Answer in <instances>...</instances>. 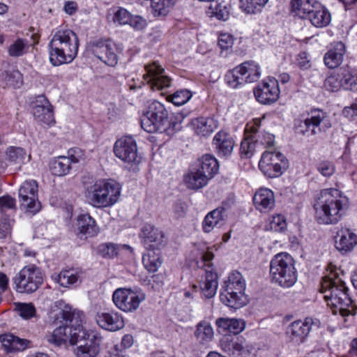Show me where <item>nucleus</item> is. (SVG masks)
<instances>
[{"label": "nucleus", "instance_id": "6ab92c4d", "mask_svg": "<svg viewBox=\"0 0 357 357\" xmlns=\"http://www.w3.org/2000/svg\"><path fill=\"white\" fill-rule=\"evenodd\" d=\"M146 73L143 75L151 89H163L171 86V79L164 75V69L153 62L145 66Z\"/></svg>", "mask_w": 357, "mask_h": 357}, {"label": "nucleus", "instance_id": "aec40b11", "mask_svg": "<svg viewBox=\"0 0 357 357\" xmlns=\"http://www.w3.org/2000/svg\"><path fill=\"white\" fill-rule=\"evenodd\" d=\"M146 249L160 250L165 245V236L162 231L151 225H144L140 234Z\"/></svg>", "mask_w": 357, "mask_h": 357}, {"label": "nucleus", "instance_id": "f704fd0d", "mask_svg": "<svg viewBox=\"0 0 357 357\" xmlns=\"http://www.w3.org/2000/svg\"><path fill=\"white\" fill-rule=\"evenodd\" d=\"M71 168L70 160L65 155L54 158L50 164L51 172L52 174L58 176L67 175Z\"/></svg>", "mask_w": 357, "mask_h": 357}, {"label": "nucleus", "instance_id": "58836bf2", "mask_svg": "<svg viewBox=\"0 0 357 357\" xmlns=\"http://www.w3.org/2000/svg\"><path fill=\"white\" fill-rule=\"evenodd\" d=\"M243 340L238 337H225L221 342L222 349L229 355L239 356L244 351Z\"/></svg>", "mask_w": 357, "mask_h": 357}, {"label": "nucleus", "instance_id": "ddd939ff", "mask_svg": "<svg viewBox=\"0 0 357 357\" xmlns=\"http://www.w3.org/2000/svg\"><path fill=\"white\" fill-rule=\"evenodd\" d=\"M287 167V159L282 153L278 151H265L259 162L260 170L269 178L280 176Z\"/></svg>", "mask_w": 357, "mask_h": 357}, {"label": "nucleus", "instance_id": "dca6fc26", "mask_svg": "<svg viewBox=\"0 0 357 357\" xmlns=\"http://www.w3.org/2000/svg\"><path fill=\"white\" fill-rule=\"evenodd\" d=\"M320 324L319 320L312 317H306L303 320L298 319L288 326L287 334L292 342L301 344L305 342L310 332L314 328H319Z\"/></svg>", "mask_w": 357, "mask_h": 357}, {"label": "nucleus", "instance_id": "8fccbe9b", "mask_svg": "<svg viewBox=\"0 0 357 357\" xmlns=\"http://www.w3.org/2000/svg\"><path fill=\"white\" fill-rule=\"evenodd\" d=\"M316 169L322 176L330 177L335 172V165L332 161L324 160L316 164Z\"/></svg>", "mask_w": 357, "mask_h": 357}, {"label": "nucleus", "instance_id": "49530a36", "mask_svg": "<svg viewBox=\"0 0 357 357\" xmlns=\"http://www.w3.org/2000/svg\"><path fill=\"white\" fill-rule=\"evenodd\" d=\"M6 154L8 160L17 165L24 163L26 158L25 150L20 147L11 146L8 149Z\"/></svg>", "mask_w": 357, "mask_h": 357}, {"label": "nucleus", "instance_id": "b1692460", "mask_svg": "<svg viewBox=\"0 0 357 357\" xmlns=\"http://www.w3.org/2000/svg\"><path fill=\"white\" fill-rule=\"evenodd\" d=\"M357 245V235L349 229L338 230L335 239V248L342 255L354 250Z\"/></svg>", "mask_w": 357, "mask_h": 357}, {"label": "nucleus", "instance_id": "39448f33", "mask_svg": "<svg viewBox=\"0 0 357 357\" xmlns=\"http://www.w3.org/2000/svg\"><path fill=\"white\" fill-rule=\"evenodd\" d=\"M121 193L119 184L113 180H98L87 188L86 197L96 208L113 206Z\"/></svg>", "mask_w": 357, "mask_h": 357}, {"label": "nucleus", "instance_id": "2eb2a0df", "mask_svg": "<svg viewBox=\"0 0 357 357\" xmlns=\"http://www.w3.org/2000/svg\"><path fill=\"white\" fill-rule=\"evenodd\" d=\"M82 329V326L80 324H78L77 327L61 325L56 328L52 333H47L45 340L55 346H60L67 342L71 344H75L79 342Z\"/></svg>", "mask_w": 357, "mask_h": 357}, {"label": "nucleus", "instance_id": "9d476101", "mask_svg": "<svg viewBox=\"0 0 357 357\" xmlns=\"http://www.w3.org/2000/svg\"><path fill=\"white\" fill-rule=\"evenodd\" d=\"M259 66L253 61L243 62L229 71L225 75V80L229 87L243 86L245 83H252L259 78Z\"/></svg>", "mask_w": 357, "mask_h": 357}, {"label": "nucleus", "instance_id": "4468645a", "mask_svg": "<svg viewBox=\"0 0 357 357\" xmlns=\"http://www.w3.org/2000/svg\"><path fill=\"white\" fill-rule=\"evenodd\" d=\"M19 197L21 207L26 212L35 214L40 211L41 205L38 199V184L36 181H24L19 189Z\"/></svg>", "mask_w": 357, "mask_h": 357}, {"label": "nucleus", "instance_id": "774afa93", "mask_svg": "<svg viewBox=\"0 0 357 357\" xmlns=\"http://www.w3.org/2000/svg\"><path fill=\"white\" fill-rule=\"evenodd\" d=\"M78 10V5L76 1H67L64 3L63 10L69 15H74Z\"/></svg>", "mask_w": 357, "mask_h": 357}, {"label": "nucleus", "instance_id": "3c124183", "mask_svg": "<svg viewBox=\"0 0 357 357\" xmlns=\"http://www.w3.org/2000/svg\"><path fill=\"white\" fill-rule=\"evenodd\" d=\"M17 310L20 315L25 319H29L36 317V310L35 306L32 303H21L16 305Z\"/></svg>", "mask_w": 357, "mask_h": 357}, {"label": "nucleus", "instance_id": "de8ad7c7", "mask_svg": "<svg viewBox=\"0 0 357 357\" xmlns=\"http://www.w3.org/2000/svg\"><path fill=\"white\" fill-rule=\"evenodd\" d=\"M255 137L252 135L250 137H245L241 143L240 151L242 156L245 158H250L255 153L257 140L254 139Z\"/></svg>", "mask_w": 357, "mask_h": 357}, {"label": "nucleus", "instance_id": "412c9836", "mask_svg": "<svg viewBox=\"0 0 357 357\" xmlns=\"http://www.w3.org/2000/svg\"><path fill=\"white\" fill-rule=\"evenodd\" d=\"M327 114L319 109H312L307 117L301 123V132L307 136H312L321 132L320 125L324 122Z\"/></svg>", "mask_w": 357, "mask_h": 357}, {"label": "nucleus", "instance_id": "a878e982", "mask_svg": "<svg viewBox=\"0 0 357 357\" xmlns=\"http://www.w3.org/2000/svg\"><path fill=\"white\" fill-rule=\"evenodd\" d=\"M213 145L220 157L227 158L233 151L235 142L228 132L220 130L213 139Z\"/></svg>", "mask_w": 357, "mask_h": 357}, {"label": "nucleus", "instance_id": "680f3d73", "mask_svg": "<svg viewBox=\"0 0 357 357\" xmlns=\"http://www.w3.org/2000/svg\"><path fill=\"white\" fill-rule=\"evenodd\" d=\"M128 24L135 30H142L147 26V22L142 16L131 15Z\"/></svg>", "mask_w": 357, "mask_h": 357}, {"label": "nucleus", "instance_id": "7c9ffc66", "mask_svg": "<svg viewBox=\"0 0 357 357\" xmlns=\"http://www.w3.org/2000/svg\"><path fill=\"white\" fill-rule=\"evenodd\" d=\"M345 53V46L342 42L334 44L324 56V63L328 68H335L342 62L343 56Z\"/></svg>", "mask_w": 357, "mask_h": 357}, {"label": "nucleus", "instance_id": "e433bc0d", "mask_svg": "<svg viewBox=\"0 0 357 357\" xmlns=\"http://www.w3.org/2000/svg\"><path fill=\"white\" fill-rule=\"evenodd\" d=\"M0 341L5 347L11 351H23L27 348L30 341L21 339L13 334H3L0 335Z\"/></svg>", "mask_w": 357, "mask_h": 357}, {"label": "nucleus", "instance_id": "ea45409f", "mask_svg": "<svg viewBox=\"0 0 357 357\" xmlns=\"http://www.w3.org/2000/svg\"><path fill=\"white\" fill-rule=\"evenodd\" d=\"M30 45L26 39L18 38L8 47V53L11 57H20L29 52Z\"/></svg>", "mask_w": 357, "mask_h": 357}, {"label": "nucleus", "instance_id": "1a4fd4ad", "mask_svg": "<svg viewBox=\"0 0 357 357\" xmlns=\"http://www.w3.org/2000/svg\"><path fill=\"white\" fill-rule=\"evenodd\" d=\"M42 273L35 265H28L22 268L13 278L15 290L21 294H31L43 283Z\"/></svg>", "mask_w": 357, "mask_h": 357}, {"label": "nucleus", "instance_id": "bf43d9fd", "mask_svg": "<svg viewBox=\"0 0 357 357\" xmlns=\"http://www.w3.org/2000/svg\"><path fill=\"white\" fill-rule=\"evenodd\" d=\"M13 220L8 218H0V239L5 238L11 231Z\"/></svg>", "mask_w": 357, "mask_h": 357}, {"label": "nucleus", "instance_id": "72a5a7b5", "mask_svg": "<svg viewBox=\"0 0 357 357\" xmlns=\"http://www.w3.org/2000/svg\"><path fill=\"white\" fill-rule=\"evenodd\" d=\"M210 179L197 168L190 170L184 177L188 188L197 190L205 186Z\"/></svg>", "mask_w": 357, "mask_h": 357}, {"label": "nucleus", "instance_id": "bb28decb", "mask_svg": "<svg viewBox=\"0 0 357 357\" xmlns=\"http://www.w3.org/2000/svg\"><path fill=\"white\" fill-rule=\"evenodd\" d=\"M76 227L78 235L84 236L85 238L97 236L100 232L95 219L89 213L80 214L77 218Z\"/></svg>", "mask_w": 357, "mask_h": 357}, {"label": "nucleus", "instance_id": "f8f14e48", "mask_svg": "<svg viewBox=\"0 0 357 357\" xmlns=\"http://www.w3.org/2000/svg\"><path fill=\"white\" fill-rule=\"evenodd\" d=\"M114 153L122 162L130 165H137L142 161L135 139L131 136H123L114 145Z\"/></svg>", "mask_w": 357, "mask_h": 357}, {"label": "nucleus", "instance_id": "79ce46f5", "mask_svg": "<svg viewBox=\"0 0 357 357\" xmlns=\"http://www.w3.org/2000/svg\"><path fill=\"white\" fill-rule=\"evenodd\" d=\"M174 0H151V13L154 17H164L169 12Z\"/></svg>", "mask_w": 357, "mask_h": 357}, {"label": "nucleus", "instance_id": "603ef678", "mask_svg": "<svg viewBox=\"0 0 357 357\" xmlns=\"http://www.w3.org/2000/svg\"><path fill=\"white\" fill-rule=\"evenodd\" d=\"M231 6L229 3H220L215 6L213 15L218 20L225 21L228 20L230 13Z\"/></svg>", "mask_w": 357, "mask_h": 357}, {"label": "nucleus", "instance_id": "052dcab7", "mask_svg": "<svg viewBox=\"0 0 357 357\" xmlns=\"http://www.w3.org/2000/svg\"><path fill=\"white\" fill-rule=\"evenodd\" d=\"M75 315V312H72L71 307L66 305L63 309L58 310V312H56V314H54V317L56 318V319L61 318L63 321H70V322H72Z\"/></svg>", "mask_w": 357, "mask_h": 357}, {"label": "nucleus", "instance_id": "7ed1b4c3", "mask_svg": "<svg viewBox=\"0 0 357 357\" xmlns=\"http://www.w3.org/2000/svg\"><path fill=\"white\" fill-rule=\"evenodd\" d=\"M78 46V38L72 30L57 31L49 44L50 62L55 66L71 62L77 54Z\"/></svg>", "mask_w": 357, "mask_h": 357}, {"label": "nucleus", "instance_id": "c03bdc74", "mask_svg": "<svg viewBox=\"0 0 357 357\" xmlns=\"http://www.w3.org/2000/svg\"><path fill=\"white\" fill-rule=\"evenodd\" d=\"M268 0H240V7L246 13L260 12Z\"/></svg>", "mask_w": 357, "mask_h": 357}, {"label": "nucleus", "instance_id": "a18cd8bd", "mask_svg": "<svg viewBox=\"0 0 357 357\" xmlns=\"http://www.w3.org/2000/svg\"><path fill=\"white\" fill-rule=\"evenodd\" d=\"M266 227L267 229L275 232L283 231L287 228L286 219L284 216L281 214L274 215L271 218Z\"/></svg>", "mask_w": 357, "mask_h": 357}, {"label": "nucleus", "instance_id": "5fc2aeb1", "mask_svg": "<svg viewBox=\"0 0 357 357\" xmlns=\"http://www.w3.org/2000/svg\"><path fill=\"white\" fill-rule=\"evenodd\" d=\"M7 87L17 89L22 84V75L19 71H13L6 77Z\"/></svg>", "mask_w": 357, "mask_h": 357}, {"label": "nucleus", "instance_id": "09e8293b", "mask_svg": "<svg viewBox=\"0 0 357 357\" xmlns=\"http://www.w3.org/2000/svg\"><path fill=\"white\" fill-rule=\"evenodd\" d=\"M191 91H175L167 96V100L174 105L180 106L187 102L192 97Z\"/></svg>", "mask_w": 357, "mask_h": 357}, {"label": "nucleus", "instance_id": "69168bd1", "mask_svg": "<svg viewBox=\"0 0 357 357\" xmlns=\"http://www.w3.org/2000/svg\"><path fill=\"white\" fill-rule=\"evenodd\" d=\"M264 118L265 116H263L261 118H255L250 122H248L245 127V131L252 134H257L259 127L261 126V121L264 119Z\"/></svg>", "mask_w": 357, "mask_h": 357}, {"label": "nucleus", "instance_id": "864d4df0", "mask_svg": "<svg viewBox=\"0 0 357 357\" xmlns=\"http://www.w3.org/2000/svg\"><path fill=\"white\" fill-rule=\"evenodd\" d=\"M131 13L123 8H119L114 13L113 22L119 25H126L129 23Z\"/></svg>", "mask_w": 357, "mask_h": 357}, {"label": "nucleus", "instance_id": "13d9d810", "mask_svg": "<svg viewBox=\"0 0 357 357\" xmlns=\"http://www.w3.org/2000/svg\"><path fill=\"white\" fill-rule=\"evenodd\" d=\"M16 207L15 199L10 195H4L0 197V215L8 209H15Z\"/></svg>", "mask_w": 357, "mask_h": 357}, {"label": "nucleus", "instance_id": "473e14b6", "mask_svg": "<svg viewBox=\"0 0 357 357\" xmlns=\"http://www.w3.org/2000/svg\"><path fill=\"white\" fill-rule=\"evenodd\" d=\"M194 335L199 344L206 345L213 340L214 332L208 322L202 321L197 324Z\"/></svg>", "mask_w": 357, "mask_h": 357}, {"label": "nucleus", "instance_id": "c9c22d12", "mask_svg": "<svg viewBox=\"0 0 357 357\" xmlns=\"http://www.w3.org/2000/svg\"><path fill=\"white\" fill-rule=\"evenodd\" d=\"M219 165L217 160L212 155L206 154L199 160L197 169L207 178L211 179L218 171Z\"/></svg>", "mask_w": 357, "mask_h": 357}, {"label": "nucleus", "instance_id": "0e129e2a", "mask_svg": "<svg viewBox=\"0 0 357 357\" xmlns=\"http://www.w3.org/2000/svg\"><path fill=\"white\" fill-rule=\"evenodd\" d=\"M233 38L228 33H221L218 38V45L222 50H227L233 45Z\"/></svg>", "mask_w": 357, "mask_h": 357}, {"label": "nucleus", "instance_id": "4d7b16f0", "mask_svg": "<svg viewBox=\"0 0 357 357\" xmlns=\"http://www.w3.org/2000/svg\"><path fill=\"white\" fill-rule=\"evenodd\" d=\"M68 157L70 160V163H78L84 160L85 155L83 150L79 148L75 147L70 149L67 153Z\"/></svg>", "mask_w": 357, "mask_h": 357}, {"label": "nucleus", "instance_id": "37998d69", "mask_svg": "<svg viewBox=\"0 0 357 357\" xmlns=\"http://www.w3.org/2000/svg\"><path fill=\"white\" fill-rule=\"evenodd\" d=\"M256 100L262 105H271L279 98L280 91H253Z\"/></svg>", "mask_w": 357, "mask_h": 357}, {"label": "nucleus", "instance_id": "c85d7f7f", "mask_svg": "<svg viewBox=\"0 0 357 357\" xmlns=\"http://www.w3.org/2000/svg\"><path fill=\"white\" fill-rule=\"evenodd\" d=\"M275 196L272 190L268 188H260L253 197L255 208L261 213H266L275 206Z\"/></svg>", "mask_w": 357, "mask_h": 357}, {"label": "nucleus", "instance_id": "5701e85b", "mask_svg": "<svg viewBox=\"0 0 357 357\" xmlns=\"http://www.w3.org/2000/svg\"><path fill=\"white\" fill-rule=\"evenodd\" d=\"M228 207L226 204L208 213L202 221V230L204 233H210L215 227H222L227 217Z\"/></svg>", "mask_w": 357, "mask_h": 357}, {"label": "nucleus", "instance_id": "0eeeda50", "mask_svg": "<svg viewBox=\"0 0 357 357\" xmlns=\"http://www.w3.org/2000/svg\"><path fill=\"white\" fill-rule=\"evenodd\" d=\"M245 280L241 273L232 271L225 282L224 290L220 293V300L229 307L238 309L244 306L248 299L245 294Z\"/></svg>", "mask_w": 357, "mask_h": 357}, {"label": "nucleus", "instance_id": "2f4dec72", "mask_svg": "<svg viewBox=\"0 0 357 357\" xmlns=\"http://www.w3.org/2000/svg\"><path fill=\"white\" fill-rule=\"evenodd\" d=\"M215 324L220 333H231L233 334L240 333L245 326V323L243 319L218 318Z\"/></svg>", "mask_w": 357, "mask_h": 357}, {"label": "nucleus", "instance_id": "f3484780", "mask_svg": "<svg viewBox=\"0 0 357 357\" xmlns=\"http://www.w3.org/2000/svg\"><path fill=\"white\" fill-rule=\"evenodd\" d=\"M79 342H84L80 344L76 349L77 357H95L100 349L102 337L96 331H87L83 328L80 332Z\"/></svg>", "mask_w": 357, "mask_h": 357}, {"label": "nucleus", "instance_id": "9b49d317", "mask_svg": "<svg viewBox=\"0 0 357 357\" xmlns=\"http://www.w3.org/2000/svg\"><path fill=\"white\" fill-rule=\"evenodd\" d=\"M145 299V293L139 288H118L112 294V301L115 306L127 313L136 312Z\"/></svg>", "mask_w": 357, "mask_h": 357}, {"label": "nucleus", "instance_id": "20e7f679", "mask_svg": "<svg viewBox=\"0 0 357 357\" xmlns=\"http://www.w3.org/2000/svg\"><path fill=\"white\" fill-rule=\"evenodd\" d=\"M270 278L273 283L282 287H291L297 281L295 260L287 252H280L271 260Z\"/></svg>", "mask_w": 357, "mask_h": 357}, {"label": "nucleus", "instance_id": "a211bd4d", "mask_svg": "<svg viewBox=\"0 0 357 357\" xmlns=\"http://www.w3.org/2000/svg\"><path fill=\"white\" fill-rule=\"evenodd\" d=\"M88 47L92 53L105 64L114 66L117 63L116 47L112 40H94L89 43Z\"/></svg>", "mask_w": 357, "mask_h": 357}, {"label": "nucleus", "instance_id": "338daca9", "mask_svg": "<svg viewBox=\"0 0 357 357\" xmlns=\"http://www.w3.org/2000/svg\"><path fill=\"white\" fill-rule=\"evenodd\" d=\"M341 82H342V86L344 87H345L344 85L351 87L357 86V73L354 75L350 73L345 74Z\"/></svg>", "mask_w": 357, "mask_h": 357}, {"label": "nucleus", "instance_id": "c756f323", "mask_svg": "<svg viewBox=\"0 0 357 357\" xmlns=\"http://www.w3.org/2000/svg\"><path fill=\"white\" fill-rule=\"evenodd\" d=\"M83 272L79 268H69L62 270L55 275L54 280L65 288L77 287L82 280Z\"/></svg>", "mask_w": 357, "mask_h": 357}, {"label": "nucleus", "instance_id": "f257e3e1", "mask_svg": "<svg viewBox=\"0 0 357 357\" xmlns=\"http://www.w3.org/2000/svg\"><path fill=\"white\" fill-rule=\"evenodd\" d=\"M320 291L334 314H340L342 317H347L357 314V305L350 297L349 289L337 271H331L323 278Z\"/></svg>", "mask_w": 357, "mask_h": 357}, {"label": "nucleus", "instance_id": "4be33fe9", "mask_svg": "<svg viewBox=\"0 0 357 357\" xmlns=\"http://www.w3.org/2000/svg\"><path fill=\"white\" fill-rule=\"evenodd\" d=\"M209 268L202 270L204 274L199 282V286L194 284L192 287L195 291H197V288H199L206 298H213L216 294L218 286L217 273L214 271L213 268L210 267Z\"/></svg>", "mask_w": 357, "mask_h": 357}, {"label": "nucleus", "instance_id": "e2e57ef3", "mask_svg": "<svg viewBox=\"0 0 357 357\" xmlns=\"http://www.w3.org/2000/svg\"><path fill=\"white\" fill-rule=\"evenodd\" d=\"M256 140L257 144L264 145L265 147H271L274 144L275 136L273 134L264 132L259 135Z\"/></svg>", "mask_w": 357, "mask_h": 357}, {"label": "nucleus", "instance_id": "423d86ee", "mask_svg": "<svg viewBox=\"0 0 357 357\" xmlns=\"http://www.w3.org/2000/svg\"><path fill=\"white\" fill-rule=\"evenodd\" d=\"M292 11L303 19H307L316 27L328 26L331 20V13L317 0H291Z\"/></svg>", "mask_w": 357, "mask_h": 357}, {"label": "nucleus", "instance_id": "f03ea898", "mask_svg": "<svg viewBox=\"0 0 357 357\" xmlns=\"http://www.w3.org/2000/svg\"><path fill=\"white\" fill-rule=\"evenodd\" d=\"M348 199L335 188L324 189L315 199L314 208L318 223L335 225L340 222L348 208Z\"/></svg>", "mask_w": 357, "mask_h": 357}, {"label": "nucleus", "instance_id": "cd10ccee", "mask_svg": "<svg viewBox=\"0 0 357 357\" xmlns=\"http://www.w3.org/2000/svg\"><path fill=\"white\" fill-rule=\"evenodd\" d=\"M218 121L214 117H199L192 120L190 127L200 137H208L218 127Z\"/></svg>", "mask_w": 357, "mask_h": 357}, {"label": "nucleus", "instance_id": "4c0bfd02", "mask_svg": "<svg viewBox=\"0 0 357 357\" xmlns=\"http://www.w3.org/2000/svg\"><path fill=\"white\" fill-rule=\"evenodd\" d=\"M146 250V252L142 257V263L148 271L154 273L162 264L160 252L152 249Z\"/></svg>", "mask_w": 357, "mask_h": 357}, {"label": "nucleus", "instance_id": "6e6d98bb", "mask_svg": "<svg viewBox=\"0 0 357 357\" xmlns=\"http://www.w3.org/2000/svg\"><path fill=\"white\" fill-rule=\"evenodd\" d=\"M31 106L32 108V112L33 110H36L40 109H43L45 107L52 106L50 101L44 95H40L36 97H33L31 99Z\"/></svg>", "mask_w": 357, "mask_h": 357}, {"label": "nucleus", "instance_id": "393cba45", "mask_svg": "<svg viewBox=\"0 0 357 357\" xmlns=\"http://www.w3.org/2000/svg\"><path fill=\"white\" fill-rule=\"evenodd\" d=\"M97 324L103 329L116 331L124 327V320L118 312L111 311L98 313L96 315Z\"/></svg>", "mask_w": 357, "mask_h": 357}, {"label": "nucleus", "instance_id": "6e6552de", "mask_svg": "<svg viewBox=\"0 0 357 357\" xmlns=\"http://www.w3.org/2000/svg\"><path fill=\"white\" fill-rule=\"evenodd\" d=\"M169 125L168 112L165 106L157 100L149 103L141 119V126L147 132H162Z\"/></svg>", "mask_w": 357, "mask_h": 357}, {"label": "nucleus", "instance_id": "a19ab883", "mask_svg": "<svg viewBox=\"0 0 357 357\" xmlns=\"http://www.w3.org/2000/svg\"><path fill=\"white\" fill-rule=\"evenodd\" d=\"M33 115L35 119L40 123L51 126L55 123L53 106L33 110Z\"/></svg>", "mask_w": 357, "mask_h": 357}]
</instances>
